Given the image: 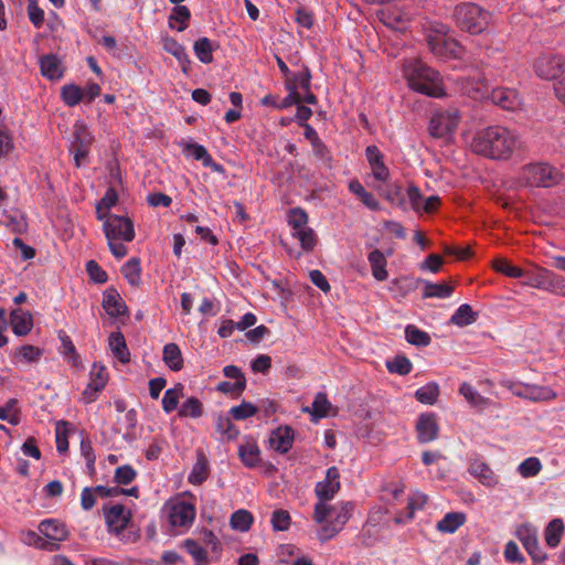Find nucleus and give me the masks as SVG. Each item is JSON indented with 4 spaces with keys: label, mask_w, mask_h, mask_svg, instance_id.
Instances as JSON below:
<instances>
[{
    "label": "nucleus",
    "mask_w": 565,
    "mask_h": 565,
    "mask_svg": "<svg viewBox=\"0 0 565 565\" xmlns=\"http://www.w3.org/2000/svg\"><path fill=\"white\" fill-rule=\"evenodd\" d=\"M294 429L289 426H280L276 428L269 438V443L273 449L280 454H286L291 449L294 444Z\"/></svg>",
    "instance_id": "nucleus-18"
},
{
    "label": "nucleus",
    "mask_w": 565,
    "mask_h": 565,
    "mask_svg": "<svg viewBox=\"0 0 565 565\" xmlns=\"http://www.w3.org/2000/svg\"><path fill=\"white\" fill-rule=\"evenodd\" d=\"M426 41L430 52L439 58L447 60L460 57L461 46L454 39L428 33Z\"/></svg>",
    "instance_id": "nucleus-10"
},
{
    "label": "nucleus",
    "mask_w": 565,
    "mask_h": 565,
    "mask_svg": "<svg viewBox=\"0 0 565 565\" xmlns=\"http://www.w3.org/2000/svg\"><path fill=\"white\" fill-rule=\"evenodd\" d=\"M183 152L193 157L198 161H202L204 167H209L217 173L223 174L225 172L224 167L214 161L212 156L207 152L206 148L202 145L185 142L183 145Z\"/></svg>",
    "instance_id": "nucleus-16"
},
{
    "label": "nucleus",
    "mask_w": 565,
    "mask_h": 565,
    "mask_svg": "<svg viewBox=\"0 0 565 565\" xmlns=\"http://www.w3.org/2000/svg\"><path fill=\"white\" fill-rule=\"evenodd\" d=\"M10 323L13 333L17 335H26L33 327L31 313L20 308L11 311Z\"/></svg>",
    "instance_id": "nucleus-23"
},
{
    "label": "nucleus",
    "mask_w": 565,
    "mask_h": 565,
    "mask_svg": "<svg viewBox=\"0 0 565 565\" xmlns=\"http://www.w3.org/2000/svg\"><path fill=\"white\" fill-rule=\"evenodd\" d=\"M403 73L408 86L420 94L429 97H441L445 95L439 73L418 60L404 64Z\"/></svg>",
    "instance_id": "nucleus-3"
},
{
    "label": "nucleus",
    "mask_w": 565,
    "mask_h": 565,
    "mask_svg": "<svg viewBox=\"0 0 565 565\" xmlns=\"http://www.w3.org/2000/svg\"><path fill=\"white\" fill-rule=\"evenodd\" d=\"M439 396V386L436 382H429L419 387L415 392V397L418 402L426 405H433L437 402Z\"/></svg>",
    "instance_id": "nucleus-43"
},
{
    "label": "nucleus",
    "mask_w": 565,
    "mask_h": 565,
    "mask_svg": "<svg viewBox=\"0 0 565 565\" xmlns=\"http://www.w3.org/2000/svg\"><path fill=\"white\" fill-rule=\"evenodd\" d=\"M215 45L213 42L206 38L202 36L194 42L193 51L195 56L201 63L210 64L213 62V51Z\"/></svg>",
    "instance_id": "nucleus-35"
},
{
    "label": "nucleus",
    "mask_w": 565,
    "mask_h": 565,
    "mask_svg": "<svg viewBox=\"0 0 565 565\" xmlns=\"http://www.w3.org/2000/svg\"><path fill=\"white\" fill-rule=\"evenodd\" d=\"M163 361L172 371H180L183 367L181 350L175 343H168L163 347Z\"/></svg>",
    "instance_id": "nucleus-33"
},
{
    "label": "nucleus",
    "mask_w": 565,
    "mask_h": 565,
    "mask_svg": "<svg viewBox=\"0 0 565 565\" xmlns=\"http://www.w3.org/2000/svg\"><path fill=\"white\" fill-rule=\"evenodd\" d=\"M405 337L407 342L413 345L427 347L430 343L429 334L412 324L406 327Z\"/></svg>",
    "instance_id": "nucleus-50"
},
{
    "label": "nucleus",
    "mask_w": 565,
    "mask_h": 565,
    "mask_svg": "<svg viewBox=\"0 0 565 565\" xmlns=\"http://www.w3.org/2000/svg\"><path fill=\"white\" fill-rule=\"evenodd\" d=\"M75 140L72 143V151L76 167H81L82 160L85 159L89 152L90 138L88 137L85 127L76 128L74 132Z\"/></svg>",
    "instance_id": "nucleus-20"
},
{
    "label": "nucleus",
    "mask_w": 565,
    "mask_h": 565,
    "mask_svg": "<svg viewBox=\"0 0 565 565\" xmlns=\"http://www.w3.org/2000/svg\"><path fill=\"white\" fill-rule=\"evenodd\" d=\"M108 382V373L104 365L94 363L90 376H89V383L87 385V388L85 393L90 390L93 392H99L102 391Z\"/></svg>",
    "instance_id": "nucleus-34"
},
{
    "label": "nucleus",
    "mask_w": 565,
    "mask_h": 565,
    "mask_svg": "<svg viewBox=\"0 0 565 565\" xmlns=\"http://www.w3.org/2000/svg\"><path fill=\"white\" fill-rule=\"evenodd\" d=\"M330 406L331 404L328 399L327 394L323 392H319L311 404L313 416L318 418L326 417L328 415Z\"/></svg>",
    "instance_id": "nucleus-61"
},
{
    "label": "nucleus",
    "mask_w": 565,
    "mask_h": 565,
    "mask_svg": "<svg viewBox=\"0 0 565 565\" xmlns=\"http://www.w3.org/2000/svg\"><path fill=\"white\" fill-rule=\"evenodd\" d=\"M287 222L291 231H297L308 226V214L300 207L291 209L288 212Z\"/></svg>",
    "instance_id": "nucleus-56"
},
{
    "label": "nucleus",
    "mask_w": 565,
    "mask_h": 565,
    "mask_svg": "<svg viewBox=\"0 0 565 565\" xmlns=\"http://www.w3.org/2000/svg\"><path fill=\"white\" fill-rule=\"evenodd\" d=\"M140 262L138 258L129 259L121 268V273L125 278L132 286H138L140 282Z\"/></svg>",
    "instance_id": "nucleus-52"
},
{
    "label": "nucleus",
    "mask_w": 565,
    "mask_h": 565,
    "mask_svg": "<svg viewBox=\"0 0 565 565\" xmlns=\"http://www.w3.org/2000/svg\"><path fill=\"white\" fill-rule=\"evenodd\" d=\"M258 413V407L250 402L243 401L239 405L233 406L230 414L236 420H244L255 416Z\"/></svg>",
    "instance_id": "nucleus-54"
},
{
    "label": "nucleus",
    "mask_w": 565,
    "mask_h": 565,
    "mask_svg": "<svg viewBox=\"0 0 565 565\" xmlns=\"http://www.w3.org/2000/svg\"><path fill=\"white\" fill-rule=\"evenodd\" d=\"M425 289L423 298H448L454 292V287L448 284H434L430 281H424Z\"/></svg>",
    "instance_id": "nucleus-44"
},
{
    "label": "nucleus",
    "mask_w": 565,
    "mask_h": 565,
    "mask_svg": "<svg viewBox=\"0 0 565 565\" xmlns=\"http://www.w3.org/2000/svg\"><path fill=\"white\" fill-rule=\"evenodd\" d=\"M349 190L354 193L365 206L372 211L380 210L379 201L373 196L372 193L365 190V188L358 180H352L349 183Z\"/></svg>",
    "instance_id": "nucleus-36"
},
{
    "label": "nucleus",
    "mask_w": 565,
    "mask_h": 565,
    "mask_svg": "<svg viewBox=\"0 0 565 565\" xmlns=\"http://www.w3.org/2000/svg\"><path fill=\"white\" fill-rule=\"evenodd\" d=\"M493 104L505 110H513L519 106V97L515 90L511 88L498 87L492 89L490 95Z\"/></svg>",
    "instance_id": "nucleus-22"
},
{
    "label": "nucleus",
    "mask_w": 565,
    "mask_h": 565,
    "mask_svg": "<svg viewBox=\"0 0 565 565\" xmlns=\"http://www.w3.org/2000/svg\"><path fill=\"white\" fill-rule=\"evenodd\" d=\"M564 533V523L561 519H553L544 531L545 543L550 547H556Z\"/></svg>",
    "instance_id": "nucleus-37"
},
{
    "label": "nucleus",
    "mask_w": 565,
    "mask_h": 565,
    "mask_svg": "<svg viewBox=\"0 0 565 565\" xmlns=\"http://www.w3.org/2000/svg\"><path fill=\"white\" fill-rule=\"evenodd\" d=\"M518 396L527 397L532 401H550L556 397V393L547 386H525V392H516Z\"/></svg>",
    "instance_id": "nucleus-39"
},
{
    "label": "nucleus",
    "mask_w": 565,
    "mask_h": 565,
    "mask_svg": "<svg viewBox=\"0 0 565 565\" xmlns=\"http://www.w3.org/2000/svg\"><path fill=\"white\" fill-rule=\"evenodd\" d=\"M137 476L136 470L130 465H124L115 470L114 480L118 484H129Z\"/></svg>",
    "instance_id": "nucleus-63"
},
{
    "label": "nucleus",
    "mask_w": 565,
    "mask_h": 565,
    "mask_svg": "<svg viewBox=\"0 0 565 565\" xmlns=\"http://www.w3.org/2000/svg\"><path fill=\"white\" fill-rule=\"evenodd\" d=\"M545 290L565 297V278L550 270Z\"/></svg>",
    "instance_id": "nucleus-62"
},
{
    "label": "nucleus",
    "mask_w": 565,
    "mask_h": 565,
    "mask_svg": "<svg viewBox=\"0 0 565 565\" xmlns=\"http://www.w3.org/2000/svg\"><path fill=\"white\" fill-rule=\"evenodd\" d=\"M550 270L544 267H536L533 270L524 271V286L545 290Z\"/></svg>",
    "instance_id": "nucleus-31"
},
{
    "label": "nucleus",
    "mask_w": 565,
    "mask_h": 565,
    "mask_svg": "<svg viewBox=\"0 0 565 565\" xmlns=\"http://www.w3.org/2000/svg\"><path fill=\"white\" fill-rule=\"evenodd\" d=\"M191 19L190 9L186 6H175L169 17V26L178 32H182L189 26Z\"/></svg>",
    "instance_id": "nucleus-29"
},
{
    "label": "nucleus",
    "mask_w": 565,
    "mask_h": 565,
    "mask_svg": "<svg viewBox=\"0 0 565 565\" xmlns=\"http://www.w3.org/2000/svg\"><path fill=\"white\" fill-rule=\"evenodd\" d=\"M26 11L31 23L40 29L44 24V10L38 6L35 0H30Z\"/></svg>",
    "instance_id": "nucleus-64"
},
{
    "label": "nucleus",
    "mask_w": 565,
    "mask_h": 565,
    "mask_svg": "<svg viewBox=\"0 0 565 565\" xmlns=\"http://www.w3.org/2000/svg\"><path fill=\"white\" fill-rule=\"evenodd\" d=\"M41 73L49 79H60L63 76L61 61L55 55H45L40 60Z\"/></svg>",
    "instance_id": "nucleus-30"
},
{
    "label": "nucleus",
    "mask_w": 565,
    "mask_h": 565,
    "mask_svg": "<svg viewBox=\"0 0 565 565\" xmlns=\"http://www.w3.org/2000/svg\"><path fill=\"white\" fill-rule=\"evenodd\" d=\"M216 430L224 435L228 440L236 439L239 435L238 428L227 416L218 415L216 419Z\"/></svg>",
    "instance_id": "nucleus-55"
},
{
    "label": "nucleus",
    "mask_w": 565,
    "mask_h": 565,
    "mask_svg": "<svg viewBox=\"0 0 565 565\" xmlns=\"http://www.w3.org/2000/svg\"><path fill=\"white\" fill-rule=\"evenodd\" d=\"M103 308L111 317H119L127 312V306L116 289L110 288L103 294Z\"/></svg>",
    "instance_id": "nucleus-21"
},
{
    "label": "nucleus",
    "mask_w": 565,
    "mask_h": 565,
    "mask_svg": "<svg viewBox=\"0 0 565 565\" xmlns=\"http://www.w3.org/2000/svg\"><path fill=\"white\" fill-rule=\"evenodd\" d=\"M168 521L171 527L178 529L182 533L190 529L195 519V507L185 501H177L167 505Z\"/></svg>",
    "instance_id": "nucleus-8"
},
{
    "label": "nucleus",
    "mask_w": 565,
    "mask_h": 565,
    "mask_svg": "<svg viewBox=\"0 0 565 565\" xmlns=\"http://www.w3.org/2000/svg\"><path fill=\"white\" fill-rule=\"evenodd\" d=\"M562 178L563 173L557 168L545 162L526 164L519 175L520 181L531 188H552L558 184Z\"/></svg>",
    "instance_id": "nucleus-6"
},
{
    "label": "nucleus",
    "mask_w": 565,
    "mask_h": 565,
    "mask_svg": "<svg viewBox=\"0 0 565 565\" xmlns=\"http://www.w3.org/2000/svg\"><path fill=\"white\" fill-rule=\"evenodd\" d=\"M71 424L66 420H60L55 426V443L60 454L68 450V433Z\"/></svg>",
    "instance_id": "nucleus-48"
},
{
    "label": "nucleus",
    "mask_w": 565,
    "mask_h": 565,
    "mask_svg": "<svg viewBox=\"0 0 565 565\" xmlns=\"http://www.w3.org/2000/svg\"><path fill=\"white\" fill-rule=\"evenodd\" d=\"M203 414V405L198 397L186 398L179 408L180 417L199 418Z\"/></svg>",
    "instance_id": "nucleus-46"
},
{
    "label": "nucleus",
    "mask_w": 565,
    "mask_h": 565,
    "mask_svg": "<svg viewBox=\"0 0 565 565\" xmlns=\"http://www.w3.org/2000/svg\"><path fill=\"white\" fill-rule=\"evenodd\" d=\"M478 318V313L475 312L470 305L463 303L458 307L450 318L451 323L458 327H466L472 324Z\"/></svg>",
    "instance_id": "nucleus-38"
},
{
    "label": "nucleus",
    "mask_w": 565,
    "mask_h": 565,
    "mask_svg": "<svg viewBox=\"0 0 565 565\" xmlns=\"http://www.w3.org/2000/svg\"><path fill=\"white\" fill-rule=\"evenodd\" d=\"M417 438L420 444H427L435 440L439 433L437 416L434 413H424L418 416L416 422Z\"/></svg>",
    "instance_id": "nucleus-14"
},
{
    "label": "nucleus",
    "mask_w": 565,
    "mask_h": 565,
    "mask_svg": "<svg viewBox=\"0 0 565 565\" xmlns=\"http://www.w3.org/2000/svg\"><path fill=\"white\" fill-rule=\"evenodd\" d=\"M270 523L274 531H287L291 523L289 512L282 509L275 510L271 514Z\"/></svg>",
    "instance_id": "nucleus-60"
},
{
    "label": "nucleus",
    "mask_w": 565,
    "mask_h": 565,
    "mask_svg": "<svg viewBox=\"0 0 565 565\" xmlns=\"http://www.w3.org/2000/svg\"><path fill=\"white\" fill-rule=\"evenodd\" d=\"M515 535L532 557L533 562L541 563L546 559V553L540 547L537 532L532 525H520L515 531Z\"/></svg>",
    "instance_id": "nucleus-11"
},
{
    "label": "nucleus",
    "mask_w": 565,
    "mask_h": 565,
    "mask_svg": "<svg viewBox=\"0 0 565 565\" xmlns=\"http://www.w3.org/2000/svg\"><path fill=\"white\" fill-rule=\"evenodd\" d=\"M459 120V111L456 108L437 111L429 121V132L434 138H445L457 129Z\"/></svg>",
    "instance_id": "nucleus-7"
},
{
    "label": "nucleus",
    "mask_w": 565,
    "mask_h": 565,
    "mask_svg": "<svg viewBox=\"0 0 565 565\" xmlns=\"http://www.w3.org/2000/svg\"><path fill=\"white\" fill-rule=\"evenodd\" d=\"M472 151L492 160L507 161L523 149V141L516 130L493 125L477 131L470 145Z\"/></svg>",
    "instance_id": "nucleus-1"
},
{
    "label": "nucleus",
    "mask_w": 565,
    "mask_h": 565,
    "mask_svg": "<svg viewBox=\"0 0 565 565\" xmlns=\"http://www.w3.org/2000/svg\"><path fill=\"white\" fill-rule=\"evenodd\" d=\"M533 71L541 79L555 81V96L565 104V57L553 53L542 54L535 58Z\"/></svg>",
    "instance_id": "nucleus-4"
},
{
    "label": "nucleus",
    "mask_w": 565,
    "mask_h": 565,
    "mask_svg": "<svg viewBox=\"0 0 565 565\" xmlns=\"http://www.w3.org/2000/svg\"><path fill=\"white\" fill-rule=\"evenodd\" d=\"M369 263L371 265L372 275L379 281H384L388 277V273L386 270V258L384 254L380 249H373L369 254Z\"/></svg>",
    "instance_id": "nucleus-28"
},
{
    "label": "nucleus",
    "mask_w": 565,
    "mask_h": 565,
    "mask_svg": "<svg viewBox=\"0 0 565 565\" xmlns=\"http://www.w3.org/2000/svg\"><path fill=\"white\" fill-rule=\"evenodd\" d=\"M341 488L340 472L337 467H330L327 469L326 478L322 481L316 483L315 493L318 498V502H326L332 500Z\"/></svg>",
    "instance_id": "nucleus-12"
},
{
    "label": "nucleus",
    "mask_w": 565,
    "mask_h": 565,
    "mask_svg": "<svg viewBox=\"0 0 565 565\" xmlns=\"http://www.w3.org/2000/svg\"><path fill=\"white\" fill-rule=\"evenodd\" d=\"M104 514L108 531L116 536L122 534L131 519L130 511H126L122 504H114L109 508H104Z\"/></svg>",
    "instance_id": "nucleus-13"
},
{
    "label": "nucleus",
    "mask_w": 565,
    "mask_h": 565,
    "mask_svg": "<svg viewBox=\"0 0 565 565\" xmlns=\"http://www.w3.org/2000/svg\"><path fill=\"white\" fill-rule=\"evenodd\" d=\"M39 531L45 540L57 544L68 536L65 524L53 519L42 521L39 524Z\"/></svg>",
    "instance_id": "nucleus-17"
},
{
    "label": "nucleus",
    "mask_w": 565,
    "mask_h": 565,
    "mask_svg": "<svg viewBox=\"0 0 565 565\" xmlns=\"http://www.w3.org/2000/svg\"><path fill=\"white\" fill-rule=\"evenodd\" d=\"M354 504L350 501H341L335 504L317 502L312 519L321 527L317 533L319 541L327 542L337 536L351 519Z\"/></svg>",
    "instance_id": "nucleus-2"
},
{
    "label": "nucleus",
    "mask_w": 565,
    "mask_h": 565,
    "mask_svg": "<svg viewBox=\"0 0 565 565\" xmlns=\"http://www.w3.org/2000/svg\"><path fill=\"white\" fill-rule=\"evenodd\" d=\"M365 154L372 169L373 177L382 182L387 181L390 178V170L384 163V156L380 149L374 145L367 146Z\"/></svg>",
    "instance_id": "nucleus-15"
},
{
    "label": "nucleus",
    "mask_w": 565,
    "mask_h": 565,
    "mask_svg": "<svg viewBox=\"0 0 565 565\" xmlns=\"http://www.w3.org/2000/svg\"><path fill=\"white\" fill-rule=\"evenodd\" d=\"M23 542L28 545L50 552L56 551L60 547V544L45 540L34 531H28L24 533Z\"/></svg>",
    "instance_id": "nucleus-47"
},
{
    "label": "nucleus",
    "mask_w": 565,
    "mask_h": 565,
    "mask_svg": "<svg viewBox=\"0 0 565 565\" xmlns=\"http://www.w3.org/2000/svg\"><path fill=\"white\" fill-rule=\"evenodd\" d=\"M186 552L194 558L195 565H205L207 563L206 551L193 539H186L183 542Z\"/></svg>",
    "instance_id": "nucleus-51"
},
{
    "label": "nucleus",
    "mask_w": 565,
    "mask_h": 565,
    "mask_svg": "<svg viewBox=\"0 0 565 565\" xmlns=\"http://www.w3.org/2000/svg\"><path fill=\"white\" fill-rule=\"evenodd\" d=\"M469 472L487 487H493L498 482L492 469L481 460H473L469 466Z\"/></svg>",
    "instance_id": "nucleus-26"
},
{
    "label": "nucleus",
    "mask_w": 565,
    "mask_h": 565,
    "mask_svg": "<svg viewBox=\"0 0 565 565\" xmlns=\"http://www.w3.org/2000/svg\"><path fill=\"white\" fill-rule=\"evenodd\" d=\"M452 18L460 30L473 35L482 33L491 22V13L472 2L457 4Z\"/></svg>",
    "instance_id": "nucleus-5"
},
{
    "label": "nucleus",
    "mask_w": 565,
    "mask_h": 565,
    "mask_svg": "<svg viewBox=\"0 0 565 565\" xmlns=\"http://www.w3.org/2000/svg\"><path fill=\"white\" fill-rule=\"evenodd\" d=\"M466 522V514L462 512H449L438 523L437 530L443 533H454Z\"/></svg>",
    "instance_id": "nucleus-32"
},
{
    "label": "nucleus",
    "mask_w": 565,
    "mask_h": 565,
    "mask_svg": "<svg viewBox=\"0 0 565 565\" xmlns=\"http://www.w3.org/2000/svg\"><path fill=\"white\" fill-rule=\"evenodd\" d=\"M542 469V463L536 457H529L523 460L519 467L518 471L523 478L535 477Z\"/></svg>",
    "instance_id": "nucleus-57"
},
{
    "label": "nucleus",
    "mask_w": 565,
    "mask_h": 565,
    "mask_svg": "<svg viewBox=\"0 0 565 565\" xmlns=\"http://www.w3.org/2000/svg\"><path fill=\"white\" fill-rule=\"evenodd\" d=\"M163 50L173 55L180 63L182 72L188 75L191 70V60L185 47L175 39L167 36L162 40Z\"/></svg>",
    "instance_id": "nucleus-19"
},
{
    "label": "nucleus",
    "mask_w": 565,
    "mask_h": 565,
    "mask_svg": "<svg viewBox=\"0 0 565 565\" xmlns=\"http://www.w3.org/2000/svg\"><path fill=\"white\" fill-rule=\"evenodd\" d=\"M238 456L242 462L248 468L256 467L260 461L259 447L253 439H247L245 443L239 445Z\"/></svg>",
    "instance_id": "nucleus-25"
},
{
    "label": "nucleus",
    "mask_w": 565,
    "mask_h": 565,
    "mask_svg": "<svg viewBox=\"0 0 565 565\" xmlns=\"http://www.w3.org/2000/svg\"><path fill=\"white\" fill-rule=\"evenodd\" d=\"M108 345L113 354L121 362L130 361V352L127 348L125 337L121 332H113L108 338Z\"/></svg>",
    "instance_id": "nucleus-27"
},
{
    "label": "nucleus",
    "mask_w": 565,
    "mask_h": 565,
    "mask_svg": "<svg viewBox=\"0 0 565 565\" xmlns=\"http://www.w3.org/2000/svg\"><path fill=\"white\" fill-rule=\"evenodd\" d=\"M493 267L497 271L512 278L523 277L524 270L518 266L512 265L504 258H499L493 262Z\"/></svg>",
    "instance_id": "nucleus-58"
},
{
    "label": "nucleus",
    "mask_w": 565,
    "mask_h": 565,
    "mask_svg": "<svg viewBox=\"0 0 565 565\" xmlns=\"http://www.w3.org/2000/svg\"><path fill=\"white\" fill-rule=\"evenodd\" d=\"M210 473L209 460L202 450L196 451V461L188 477L191 484L199 486L203 483Z\"/></svg>",
    "instance_id": "nucleus-24"
},
{
    "label": "nucleus",
    "mask_w": 565,
    "mask_h": 565,
    "mask_svg": "<svg viewBox=\"0 0 565 565\" xmlns=\"http://www.w3.org/2000/svg\"><path fill=\"white\" fill-rule=\"evenodd\" d=\"M386 367L391 373L407 375L412 372L413 364L404 355H396L393 360L386 361Z\"/></svg>",
    "instance_id": "nucleus-53"
},
{
    "label": "nucleus",
    "mask_w": 565,
    "mask_h": 565,
    "mask_svg": "<svg viewBox=\"0 0 565 565\" xmlns=\"http://www.w3.org/2000/svg\"><path fill=\"white\" fill-rule=\"evenodd\" d=\"M61 97L67 106L74 107L85 99V93L79 86L68 84L62 87Z\"/></svg>",
    "instance_id": "nucleus-45"
},
{
    "label": "nucleus",
    "mask_w": 565,
    "mask_h": 565,
    "mask_svg": "<svg viewBox=\"0 0 565 565\" xmlns=\"http://www.w3.org/2000/svg\"><path fill=\"white\" fill-rule=\"evenodd\" d=\"M459 393L473 407H481L488 404V399L479 394V392L469 383H462Z\"/></svg>",
    "instance_id": "nucleus-49"
},
{
    "label": "nucleus",
    "mask_w": 565,
    "mask_h": 565,
    "mask_svg": "<svg viewBox=\"0 0 565 565\" xmlns=\"http://www.w3.org/2000/svg\"><path fill=\"white\" fill-rule=\"evenodd\" d=\"M183 396V385L181 383L175 384L173 387L167 390L162 398V408L167 414L175 411L179 404V399Z\"/></svg>",
    "instance_id": "nucleus-41"
},
{
    "label": "nucleus",
    "mask_w": 565,
    "mask_h": 565,
    "mask_svg": "<svg viewBox=\"0 0 565 565\" xmlns=\"http://www.w3.org/2000/svg\"><path fill=\"white\" fill-rule=\"evenodd\" d=\"M107 241L118 238L122 242H131L135 238L134 223L129 217L109 215L103 225Z\"/></svg>",
    "instance_id": "nucleus-9"
},
{
    "label": "nucleus",
    "mask_w": 565,
    "mask_h": 565,
    "mask_svg": "<svg viewBox=\"0 0 565 565\" xmlns=\"http://www.w3.org/2000/svg\"><path fill=\"white\" fill-rule=\"evenodd\" d=\"M253 522H254L253 514L245 509H239V510L235 511L231 515V520H230L231 527L233 530L239 531V532H247L252 527Z\"/></svg>",
    "instance_id": "nucleus-40"
},
{
    "label": "nucleus",
    "mask_w": 565,
    "mask_h": 565,
    "mask_svg": "<svg viewBox=\"0 0 565 565\" xmlns=\"http://www.w3.org/2000/svg\"><path fill=\"white\" fill-rule=\"evenodd\" d=\"M385 198L391 204L396 205L403 210L407 209L405 194H404L401 185H398V184L388 185L387 190H386Z\"/></svg>",
    "instance_id": "nucleus-59"
},
{
    "label": "nucleus",
    "mask_w": 565,
    "mask_h": 565,
    "mask_svg": "<svg viewBox=\"0 0 565 565\" xmlns=\"http://www.w3.org/2000/svg\"><path fill=\"white\" fill-rule=\"evenodd\" d=\"M291 235L300 242V246L305 252H311L318 242L317 234L309 226L297 231H291Z\"/></svg>",
    "instance_id": "nucleus-42"
}]
</instances>
